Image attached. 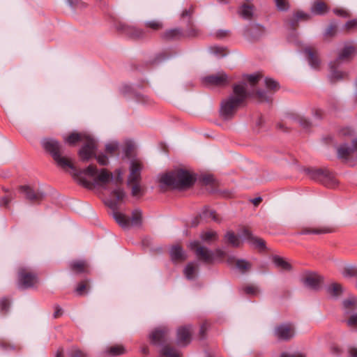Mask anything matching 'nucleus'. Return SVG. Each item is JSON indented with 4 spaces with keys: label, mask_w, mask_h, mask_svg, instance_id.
<instances>
[{
    "label": "nucleus",
    "mask_w": 357,
    "mask_h": 357,
    "mask_svg": "<svg viewBox=\"0 0 357 357\" xmlns=\"http://www.w3.org/2000/svg\"><path fill=\"white\" fill-rule=\"evenodd\" d=\"M118 149V143L117 142H111L106 144L105 150L109 153H113Z\"/></svg>",
    "instance_id": "a18cd8bd"
},
{
    "label": "nucleus",
    "mask_w": 357,
    "mask_h": 357,
    "mask_svg": "<svg viewBox=\"0 0 357 357\" xmlns=\"http://www.w3.org/2000/svg\"><path fill=\"white\" fill-rule=\"evenodd\" d=\"M240 15L245 19H251L253 14V7L250 5L243 4L239 10Z\"/></svg>",
    "instance_id": "72a5a7b5"
},
{
    "label": "nucleus",
    "mask_w": 357,
    "mask_h": 357,
    "mask_svg": "<svg viewBox=\"0 0 357 357\" xmlns=\"http://www.w3.org/2000/svg\"><path fill=\"white\" fill-rule=\"evenodd\" d=\"M210 50L213 54L218 56L222 57L227 54V50L222 47L213 46L210 48Z\"/></svg>",
    "instance_id": "e433bc0d"
},
{
    "label": "nucleus",
    "mask_w": 357,
    "mask_h": 357,
    "mask_svg": "<svg viewBox=\"0 0 357 357\" xmlns=\"http://www.w3.org/2000/svg\"><path fill=\"white\" fill-rule=\"evenodd\" d=\"M261 78V75H246L247 82H241L233 86V93L223 99L220 103V116L224 120L231 119L238 109L244 104L248 98H255L260 102H270V92H275L280 89L279 83L275 79L266 77L264 83L269 92L256 89V84Z\"/></svg>",
    "instance_id": "f03ea898"
},
{
    "label": "nucleus",
    "mask_w": 357,
    "mask_h": 357,
    "mask_svg": "<svg viewBox=\"0 0 357 357\" xmlns=\"http://www.w3.org/2000/svg\"><path fill=\"white\" fill-rule=\"evenodd\" d=\"M69 355L70 357H87L85 353L77 349H73Z\"/></svg>",
    "instance_id": "49530a36"
},
{
    "label": "nucleus",
    "mask_w": 357,
    "mask_h": 357,
    "mask_svg": "<svg viewBox=\"0 0 357 357\" xmlns=\"http://www.w3.org/2000/svg\"><path fill=\"white\" fill-rule=\"evenodd\" d=\"M324 281V277L316 273H308L303 278L304 286L314 291H319L322 287Z\"/></svg>",
    "instance_id": "ddd939ff"
},
{
    "label": "nucleus",
    "mask_w": 357,
    "mask_h": 357,
    "mask_svg": "<svg viewBox=\"0 0 357 357\" xmlns=\"http://www.w3.org/2000/svg\"><path fill=\"white\" fill-rule=\"evenodd\" d=\"M20 192L22 193L24 197L31 203H39L44 197L45 195L40 190H36L27 185L20 187Z\"/></svg>",
    "instance_id": "2eb2a0df"
},
{
    "label": "nucleus",
    "mask_w": 357,
    "mask_h": 357,
    "mask_svg": "<svg viewBox=\"0 0 357 357\" xmlns=\"http://www.w3.org/2000/svg\"><path fill=\"white\" fill-rule=\"evenodd\" d=\"M113 217L122 227L138 226L142 223V211L138 208L133 210L131 217L126 216L119 211H114Z\"/></svg>",
    "instance_id": "6e6552de"
},
{
    "label": "nucleus",
    "mask_w": 357,
    "mask_h": 357,
    "mask_svg": "<svg viewBox=\"0 0 357 357\" xmlns=\"http://www.w3.org/2000/svg\"><path fill=\"white\" fill-rule=\"evenodd\" d=\"M195 181V176L190 171L181 168L162 174L160 178L162 185L174 189L188 188Z\"/></svg>",
    "instance_id": "20e7f679"
},
{
    "label": "nucleus",
    "mask_w": 357,
    "mask_h": 357,
    "mask_svg": "<svg viewBox=\"0 0 357 357\" xmlns=\"http://www.w3.org/2000/svg\"><path fill=\"white\" fill-rule=\"evenodd\" d=\"M198 270L197 264L192 262L187 264L184 269V275L188 280H194Z\"/></svg>",
    "instance_id": "a878e982"
},
{
    "label": "nucleus",
    "mask_w": 357,
    "mask_h": 357,
    "mask_svg": "<svg viewBox=\"0 0 357 357\" xmlns=\"http://www.w3.org/2000/svg\"><path fill=\"white\" fill-rule=\"evenodd\" d=\"M63 349H59L55 357H63Z\"/></svg>",
    "instance_id": "774afa93"
},
{
    "label": "nucleus",
    "mask_w": 357,
    "mask_h": 357,
    "mask_svg": "<svg viewBox=\"0 0 357 357\" xmlns=\"http://www.w3.org/2000/svg\"><path fill=\"white\" fill-rule=\"evenodd\" d=\"M225 238L233 247L238 248L241 245L240 238L233 231H227L225 235Z\"/></svg>",
    "instance_id": "c756f323"
},
{
    "label": "nucleus",
    "mask_w": 357,
    "mask_h": 357,
    "mask_svg": "<svg viewBox=\"0 0 357 357\" xmlns=\"http://www.w3.org/2000/svg\"><path fill=\"white\" fill-rule=\"evenodd\" d=\"M206 330H207V324L204 323L200 327V330H199L200 338L202 339L204 337L205 333H206Z\"/></svg>",
    "instance_id": "680f3d73"
},
{
    "label": "nucleus",
    "mask_w": 357,
    "mask_h": 357,
    "mask_svg": "<svg viewBox=\"0 0 357 357\" xmlns=\"http://www.w3.org/2000/svg\"><path fill=\"white\" fill-rule=\"evenodd\" d=\"M192 328L190 326H181L177 331V343L185 346L191 341Z\"/></svg>",
    "instance_id": "6ab92c4d"
},
{
    "label": "nucleus",
    "mask_w": 357,
    "mask_h": 357,
    "mask_svg": "<svg viewBox=\"0 0 357 357\" xmlns=\"http://www.w3.org/2000/svg\"><path fill=\"white\" fill-rule=\"evenodd\" d=\"M9 301L6 298H3L0 301V309L2 311L6 312L9 307Z\"/></svg>",
    "instance_id": "603ef678"
},
{
    "label": "nucleus",
    "mask_w": 357,
    "mask_h": 357,
    "mask_svg": "<svg viewBox=\"0 0 357 357\" xmlns=\"http://www.w3.org/2000/svg\"><path fill=\"white\" fill-rule=\"evenodd\" d=\"M142 164L137 160H132L130 165V174L128 178V183L140 182Z\"/></svg>",
    "instance_id": "a211bd4d"
},
{
    "label": "nucleus",
    "mask_w": 357,
    "mask_h": 357,
    "mask_svg": "<svg viewBox=\"0 0 357 357\" xmlns=\"http://www.w3.org/2000/svg\"><path fill=\"white\" fill-rule=\"evenodd\" d=\"M126 351L124 347L121 345H114L110 347L107 352L112 356H119L124 354Z\"/></svg>",
    "instance_id": "c9c22d12"
},
{
    "label": "nucleus",
    "mask_w": 357,
    "mask_h": 357,
    "mask_svg": "<svg viewBox=\"0 0 357 357\" xmlns=\"http://www.w3.org/2000/svg\"><path fill=\"white\" fill-rule=\"evenodd\" d=\"M215 236L216 233L212 231L204 232L201 236L202 239L204 241H209L213 239H215Z\"/></svg>",
    "instance_id": "c03bdc74"
},
{
    "label": "nucleus",
    "mask_w": 357,
    "mask_h": 357,
    "mask_svg": "<svg viewBox=\"0 0 357 357\" xmlns=\"http://www.w3.org/2000/svg\"><path fill=\"white\" fill-rule=\"evenodd\" d=\"M146 31H149V35L151 33L156 32L163 28V23L160 20H147L144 22Z\"/></svg>",
    "instance_id": "393cba45"
},
{
    "label": "nucleus",
    "mask_w": 357,
    "mask_h": 357,
    "mask_svg": "<svg viewBox=\"0 0 357 357\" xmlns=\"http://www.w3.org/2000/svg\"><path fill=\"white\" fill-rule=\"evenodd\" d=\"M262 201V198L261 197H256L255 199H251V202L255 206H258Z\"/></svg>",
    "instance_id": "69168bd1"
},
{
    "label": "nucleus",
    "mask_w": 357,
    "mask_h": 357,
    "mask_svg": "<svg viewBox=\"0 0 357 357\" xmlns=\"http://www.w3.org/2000/svg\"><path fill=\"white\" fill-rule=\"evenodd\" d=\"M194 12V7L191 6L188 9H185L183 10L181 17L182 19H188V22H190L191 16Z\"/></svg>",
    "instance_id": "79ce46f5"
},
{
    "label": "nucleus",
    "mask_w": 357,
    "mask_h": 357,
    "mask_svg": "<svg viewBox=\"0 0 357 357\" xmlns=\"http://www.w3.org/2000/svg\"><path fill=\"white\" fill-rule=\"evenodd\" d=\"M343 306L347 313L350 312L357 308V298L356 297H350L343 301Z\"/></svg>",
    "instance_id": "2f4dec72"
},
{
    "label": "nucleus",
    "mask_w": 357,
    "mask_h": 357,
    "mask_svg": "<svg viewBox=\"0 0 357 357\" xmlns=\"http://www.w3.org/2000/svg\"><path fill=\"white\" fill-rule=\"evenodd\" d=\"M10 200H11V199L8 196L3 197L1 198V199L0 201V204L2 206H6L8 204V203L10 202Z\"/></svg>",
    "instance_id": "e2e57ef3"
},
{
    "label": "nucleus",
    "mask_w": 357,
    "mask_h": 357,
    "mask_svg": "<svg viewBox=\"0 0 357 357\" xmlns=\"http://www.w3.org/2000/svg\"><path fill=\"white\" fill-rule=\"evenodd\" d=\"M345 27L347 29H350L354 27H357V20H353L347 22L345 24Z\"/></svg>",
    "instance_id": "13d9d810"
},
{
    "label": "nucleus",
    "mask_w": 357,
    "mask_h": 357,
    "mask_svg": "<svg viewBox=\"0 0 357 357\" xmlns=\"http://www.w3.org/2000/svg\"><path fill=\"white\" fill-rule=\"evenodd\" d=\"M213 253H214L215 260H216V259L222 260L223 258H225L227 256L226 252L219 248L216 249L213 252Z\"/></svg>",
    "instance_id": "09e8293b"
},
{
    "label": "nucleus",
    "mask_w": 357,
    "mask_h": 357,
    "mask_svg": "<svg viewBox=\"0 0 357 357\" xmlns=\"http://www.w3.org/2000/svg\"><path fill=\"white\" fill-rule=\"evenodd\" d=\"M133 148H134V145H133V144L131 142H127L126 143V149H125L126 154V155H129L132 152Z\"/></svg>",
    "instance_id": "bf43d9fd"
},
{
    "label": "nucleus",
    "mask_w": 357,
    "mask_h": 357,
    "mask_svg": "<svg viewBox=\"0 0 357 357\" xmlns=\"http://www.w3.org/2000/svg\"><path fill=\"white\" fill-rule=\"evenodd\" d=\"M305 52L310 66L314 69H319L321 61L317 52L310 48L305 49Z\"/></svg>",
    "instance_id": "4be33fe9"
},
{
    "label": "nucleus",
    "mask_w": 357,
    "mask_h": 357,
    "mask_svg": "<svg viewBox=\"0 0 357 357\" xmlns=\"http://www.w3.org/2000/svg\"><path fill=\"white\" fill-rule=\"evenodd\" d=\"M86 283L85 282H82L77 285L76 288V292L79 295H82L84 294V291L86 289Z\"/></svg>",
    "instance_id": "3c124183"
},
{
    "label": "nucleus",
    "mask_w": 357,
    "mask_h": 357,
    "mask_svg": "<svg viewBox=\"0 0 357 357\" xmlns=\"http://www.w3.org/2000/svg\"><path fill=\"white\" fill-rule=\"evenodd\" d=\"M43 148L49 152L56 164L62 168L69 167L74 172V176L79 182L89 189L100 187L107 190V185L110 183L115 185L111 192L112 198L107 202L109 208L115 210L118 203L122 202L126 193L120 185L123 183L122 172L120 169L116 171V176L106 169H98L96 165H90L83 169H77L68 158L62 156L63 153V146L56 139L48 138L42 142Z\"/></svg>",
    "instance_id": "f257e3e1"
},
{
    "label": "nucleus",
    "mask_w": 357,
    "mask_h": 357,
    "mask_svg": "<svg viewBox=\"0 0 357 357\" xmlns=\"http://www.w3.org/2000/svg\"><path fill=\"white\" fill-rule=\"evenodd\" d=\"M61 314H62V309L59 306H56L55 311L54 313V317L57 318V317H60Z\"/></svg>",
    "instance_id": "0e129e2a"
},
{
    "label": "nucleus",
    "mask_w": 357,
    "mask_h": 357,
    "mask_svg": "<svg viewBox=\"0 0 357 357\" xmlns=\"http://www.w3.org/2000/svg\"><path fill=\"white\" fill-rule=\"evenodd\" d=\"M276 7L279 10L286 11L289 9V5L288 0H274Z\"/></svg>",
    "instance_id": "58836bf2"
},
{
    "label": "nucleus",
    "mask_w": 357,
    "mask_h": 357,
    "mask_svg": "<svg viewBox=\"0 0 357 357\" xmlns=\"http://www.w3.org/2000/svg\"><path fill=\"white\" fill-rule=\"evenodd\" d=\"M199 218L202 220H204L208 221L209 220H212L214 222H220V219L218 215L216 214L215 211L210 209L209 208L205 206L202 211L199 214Z\"/></svg>",
    "instance_id": "5701e85b"
},
{
    "label": "nucleus",
    "mask_w": 357,
    "mask_h": 357,
    "mask_svg": "<svg viewBox=\"0 0 357 357\" xmlns=\"http://www.w3.org/2000/svg\"><path fill=\"white\" fill-rule=\"evenodd\" d=\"M334 13L336 15H337L339 16L344 17H347L349 16L348 12L343 9H335Z\"/></svg>",
    "instance_id": "4d7b16f0"
},
{
    "label": "nucleus",
    "mask_w": 357,
    "mask_h": 357,
    "mask_svg": "<svg viewBox=\"0 0 357 357\" xmlns=\"http://www.w3.org/2000/svg\"><path fill=\"white\" fill-rule=\"evenodd\" d=\"M274 334L278 340L288 341L295 335L294 326L290 323L278 325L275 328Z\"/></svg>",
    "instance_id": "f8f14e48"
},
{
    "label": "nucleus",
    "mask_w": 357,
    "mask_h": 357,
    "mask_svg": "<svg viewBox=\"0 0 357 357\" xmlns=\"http://www.w3.org/2000/svg\"><path fill=\"white\" fill-rule=\"evenodd\" d=\"M18 286L21 289L34 287L38 282L37 273L30 267L22 266L17 271Z\"/></svg>",
    "instance_id": "0eeeda50"
},
{
    "label": "nucleus",
    "mask_w": 357,
    "mask_h": 357,
    "mask_svg": "<svg viewBox=\"0 0 357 357\" xmlns=\"http://www.w3.org/2000/svg\"><path fill=\"white\" fill-rule=\"evenodd\" d=\"M298 122L300 125L304 128H307L310 126V122L304 117H299Z\"/></svg>",
    "instance_id": "6e6d98bb"
},
{
    "label": "nucleus",
    "mask_w": 357,
    "mask_h": 357,
    "mask_svg": "<svg viewBox=\"0 0 357 357\" xmlns=\"http://www.w3.org/2000/svg\"><path fill=\"white\" fill-rule=\"evenodd\" d=\"M308 17H309L308 14L305 13L303 12H301V11L297 12L294 15V18L293 20H291L289 22L290 26L292 29H295L297 25L298 21H299L301 20H307Z\"/></svg>",
    "instance_id": "f704fd0d"
},
{
    "label": "nucleus",
    "mask_w": 357,
    "mask_h": 357,
    "mask_svg": "<svg viewBox=\"0 0 357 357\" xmlns=\"http://www.w3.org/2000/svg\"><path fill=\"white\" fill-rule=\"evenodd\" d=\"M230 79L225 73H219L203 78V83L209 86H225L229 84Z\"/></svg>",
    "instance_id": "4468645a"
},
{
    "label": "nucleus",
    "mask_w": 357,
    "mask_h": 357,
    "mask_svg": "<svg viewBox=\"0 0 357 357\" xmlns=\"http://www.w3.org/2000/svg\"><path fill=\"white\" fill-rule=\"evenodd\" d=\"M349 354L351 357H357V349L350 348L349 350Z\"/></svg>",
    "instance_id": "338daca9"
},
{
    "label": "nucleus",
    "mask_w": 357,
    "mask_h": 357,
    "mask_svg": "<svg viewBox=\"0 0 357 357\" xmlns=\"http://www.w3.org/2000/svg\"><path fill=\"white\" fill-rule=\"evenodd\" d=\"M307 172L312 179L327 188H335L337 184L335 175L328 169H307Z\"/></svg>",
    "instance_id": "423d86ee"
},
{
    "label": "nucleus",
    "mask_w": 357,
    "mask_h": 357,
    "mask_svg": "<svg viewBox=\"0 0 357 357\" xmlns=\"http://www.w3.org/2000/svg\"><path fill=\"white\" fill-rule=\"evenodd\" d=\"M236 267L244 273L250 268V264L243 259H238L236 262Z\"/></svg>",
    "instance_id": "4c0bfd02"
},
{
    "label": "nucleus",
    "mask_w": 357,
    "mask_h": 357,
    "mask_svg": "<svg viewBox=\"0 0 357 357\" xmlns=\"http://www.w3.org/2000/svg\"><path fill=\"white\" fill-rule=\"evenodd\" d=\"M140 182L128 183L132 188V195L133 196H137L141 194L142 188L139 184Z\"/></svg>",
    "instance_id": "37998d69"
},
{
    "label": "nucleus",
    "mask_w": 357,
    "mask_h": 357,
    "mask_svg": "<svg viewBox=\"0 0 357 357\" xmlns=\"http://www.w3.org/2000/svg\"><path fill=\"white\" fill-rule=\"evenodd\" d=\"M280 357H305V356L302 353H294V354H289L287 352H283L281 354Z\"/></svg>",
    "instance_id": "5fc2aeb1"
},
{
    "label": "nucleus",
    "mask_w": 357,
    "mask_h": 357,
    "mask_svg": "<svg viewBox=\"0 0 357 357\" xmlns=\"http://www.w3.org/2000/svg\"><path fill=\"white\" fill-rule=\"evenodd\" d=\"M98 162L102 166L107 165L108 164V158L104 154H100L96 157Z\"/></svg>",
    "instance_id": "8fccbe9b"
},
{
    "label": "nucleus",
    "mask_w": 357,
    "mask_h": 357,
    "mask_svg": "<svg viewBox=\"0 0 357 357\" xmlns=\"http://www.w3.org/2000/svg\"><path fill=\"white\" fill-rule=\"evenodd\" d=\"M66 141L71 145L79 141L84 142V144L79 151V155L82 161L86 162L94 155L96 144L91 137L79 133H72L66 139Z\"/></svg>",
    "instance_id": "39448f33"
},
{
    "label": "nucleus",
    "mask_w": 357,
    "mask_h": 357,
    "mask_svg": "<svg viewBox=\"0 0 357 357\" xmlns=\"http://www.w3.org/2000/svg\"><path fill=\"white\" fill-rule=\"evenodd\" d=\"M357 274V269L356 267L354 266H348L344 268V269L342 271V275L347 278V277H353L355 276Z\"/></svg>",
    "instance_id": "a19ab883"
},
{
    "label": "nucleus",
    "mask_w": 357,
    "mask_h": 357,
    "mask_svg": "<svg viewBox=\"0 0 357 357\" xmlns=\"http://www.w3.org/2000/svg\"><path fill=\"white\" fill-rule=\"evenodd\" d=\"M182 36V32L181 29H173L167 30L165 31L162 37L163 39L167 40H177L180 38Z\"/></svg>",
    "instance_id": "bb28decb"
},
{
    "label": "nucleus",
    "mask_w": 357,
    "mask_h": 357,
    "mask_svg": "<svg viewBox=\"0 0 357 357\" xmlns=\"http://www.w3.org/2000/svg\"><path fill=\"white\" fill-rule=\"evenodd\" d=\"M347 324L357 329V313L352 314L347 321Z\"/></svg>",
    "instance_id": "de8ad7c7"
},
{
    "label": "nucleus",
    "mask_w": 357,
    "mask_h": 357,
    "mask_svg": "<svg viewBox=\"0 0 357 357\" xmlns=\"http://www.w3.org/2000/svg\"><path fill=\"white\" fill-rule=\"evenodd\" d=\"M160 353L163 357H181V353L177 349L168 345L164 346Z\"/></svg>",
    "instance_id": "7c9ffc66"
},
{
    "label": "nucleus",
    "mask_w": 357,
    "mask_h": 357,
    "mask_svg": "<svg viewBox=\"0 0 357 357\" xmlns=\"http://www.w3.org/2000/svg\"><path fill=\"white\" fill-rule=\"evenodd\" d=\"M172 259L175 261H184L187 258V255L184 250L179 245H174L170 250Z\"/></svg>",
    "instance_id": "b1692460"
},
{
    "label": "nucleus",
    "mask_w": 357,
    "mask_h": 357,
    "mask_svg": "<svg viewBox=\"0 0 357 357\" xmlns=\"http://www.w3.org/2000/svg\"><path fill=\"white\" fill-rule=\"evenodd\" d=\"M243 291L246 294L255 296L259 293V289L255 285H248L243 288Z\"/></svg>",
    "instance_id": "ea45409f"
},
{
    "label": "nucleus",
    "mask_w": 357,
    "mask_h": 357,
    "mask_svg": "<svg viewBox=\"0 0 357 357\" xmlns=\"http://www.w3.org/2000/svg\"><path fill=\"white\" fill-rule=\"evenodd\" d=\"M242 236L255 248L265 249V241L262 238L254 236L248 229L244 228L243 229Z\"/></svg>",
    "instance_id": "f3484780"
},
{
    "label": "nucleus",
    "mask_w": 357,
    "mask_h": 357,
    "mask_svg": "<svg viewBox=\"0 0 357 357\" xmlns=\"http://www.w3.org/2000/svg\"><path fill=\"white\" fill-rule=\"evenodd\" d=\"M197 259L206 264H212L215 261L214 253L208 248L202 246L199 241H192L189 244Z\"/></svg>",
    "instance_id": "9d476101"
},
{
    "label": "nucleus",
    "mask_w": 357,
    "mask_h": 357,
    "mask_svg": "<svg viewBox=\"0 0 357 357\" xmlns=\"http://www.w3.org/2000/svg\"><path fill=\"white\" fill-rule=\"evenodd\" d=\"M150 339L154 344L164 345L169 340V331L165 327L158 328L150 334Z\"/></svg>",
    "instance_id": "dca6fc26"
},
{
    "label": "nucleus",
    "mask_w": 357,
    "mask_h": 357,
    "mask_svg": "<svg viewBox=\"0 0 357 357\" xmlns=\"http://www.w3.org/2000/svg\"><path fill=\"white\" fill-rule=\"evenodd\" d=\"M356 52V47L351 43L345 44L342 49L338 50L337 58L329 64L331 71L328 77L331 82L335 83L348 78L349 73L338 70L337 68L343 63L350 62Z\"/></svg>",
    "instance_id": "7ed1b4c3"
},
{
    "label": "nucleus",
    "mask_w": 357,
    "mask_h": 357,
    "mask_svg": "<svg viewBox=\"0 0 357 357\" xmlns=\"http://www.w3.org/2000/svg\"><path fill=\"white\" fill-rule=\"evenodd\" d=\"M69 267L75 273H87L89 264L84 260H74L70 262Z\"/></svg>",
    "instance_id": "412c9836"
},
{
    "label": "nucleus",
    "mask_w": 357,
    "mask_h": 357,
    "mask_svg": "<svg viewBox=\"0 0 357 357\" xmlns=\"http://www.w3.org/2000/svg\"><path fill=\"white\" fill-rule=\"evenodd\" d=\"M336 31V26L334 24H331L326 30L325 35L327 36H332L335 33Z\"/></svg>",
    "instance_id": "864d4df0"
},
{
    "label": "nucleus",
    "mask_w": 357,
    "mask_h": 357,
    "mask_svg": "<svg viewBox=\"0 0 357 357\" xmlns=\"http://www.w3.org/2000/svg\"><path fill=\"white\" fill-rule=\"evenodd\" d=\"M326 291L331 296H338L342 293V287L340 284L334 282L327 287Z\"/></svg>",
    "instance_id": "473e14b6"
},
{
    "label": "nucleus",
    "mask_w": 357,
    "mask_h": 357,
    "mask_svg": "<svg viewBox=\"0 0 357 357\" xmlns=\"http://www.w3.org/2000/svg\"><path fill=\"white\" fill-rule=\"evenodd\" d=\"M337 156L344 160H357V138L352 141L351 146L342 144L337 148Z\"/></svg>",
    "instance_id": "9b49d317"
},
{
    "label": "nucleus",
    "mask_w": 357,
    "mask_h": 357,
    "mask_svg": "<svg viewBox=\"0 0 357 357\" xmlns=\"http://www.w3.org/2000/svg\"><path fill=\"white\" fill-rule=\"evenodd\" d=\"M328 10L327 6L321 1L317 0L312 6L311 11L315 15H323Z\"/></svg>",
    "instance_id": "cd10ccee"
},
{
    "label": "nucleus",
    "mask_w": 357,
    "mask_h": 357,
    "mask_svg": "<svg viewBox=\"0 0 357 357\" xmlns=\"http://www.w3.org/2000/svg\"><path fill=\"white\" fill-rule=\"evenodd\" d=\"M116 28L119 31L132 39H144L149 36V31L125 22H119L116 23Z\"/></svg>",
    "instance_id": "1a4fd4ad"
},
{
    "label": "nucleus",
    "mask_w": 357,
    "mask_h": 357,
    "mask_svg": "<svg viewBox=\"0 0 357 357\" xmlns=\"http://www.w3.org/2000/svg\"><path fill=\"white\" fill-rule=\"evenodd\" d=\"M340 132L342 135H345V136L346 135H352L354 133V130L351 128H344L341 130Z\"/></svg>",
    "instance_id": "052dcab7"
},
{
    "label": "nucleus",
    "mask_w": 357,
    "mask_h": 357,
    "mask_svg": "<svg viewBox=\"0 0 357 357\" xmlns=\"http://www.w3.org/2000/svg\"><path fill=\"white\" fill-rule=\"evenodd\" d=\"M273 261L274 264L282 271H289L291 269V264L279 256H274L273 257Z\"/></svg>",
    "instance_id": "c85d7f7f"
},
{
    "label": "nucleus",
    "mask_w": 357,
    "mask_h": 357,
    "mask_svg": "<svg viewBox=\"0 0 357 357\" xmlns=\"http://www.w3.org/2000/svg\"><path fill=\"white\" fill-rule=\"evenodd\" d=\"M332 232V229L327 227H303L298 233L300 235L305 234H324Z\"/></svg>",
    "instance_id": "aec40b11"
}]
</instances>
